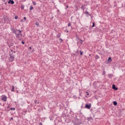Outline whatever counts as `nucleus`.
I'll return each instance as SVG.
<instances>
[{
  "label": "nucleus",
  "instance_id": "1",
  "mask_svg": "<svg viewBox=\"0 0 125 125\" xmlns=\"http://www.w3.org/2000/svg\"><path fill=\"white\" fill-rule=\"evenodd\" d=\"M11 52H10V58L9 61L10 62H13L14 61V59H15V53L16 52L14 51L13 50H11Z\"/></svg>",
  "mask_w": 125,
  "mask_h": 125
},
{
  "label": "nucleus",
  "instance_id": "2",
  "mask_svg": "<svg viewBox=\"0 0 125 125\" xmlns=\"http://www.w3.org/2000/svg\"><path fill=\"white\" fill-rule=\"evenodd\" d=\"M1 100L2 101H3L4 102H6L7 100V97L4 95H2L1 96Z\"/></svg>",
  "mask_w": 125,
  "mask_h": 125
},
{
  "label": "nucleus",
  "instance_id": "3",
  "mask_svg": "<svg viewBox=\"0 0 125 125\" xmlns=\"http://www.w3.org/2000/svg\"><path fill=\"white\" fill-rule=\"evenodd\" d=\"M85 107L86 108V109H90V108H91V104H86Z\"/></svg>",
  "mask_w": 125,
  "mask_h": 125
},
{
  "label": "nucleus",
  "instance_id": "4",
  "mask_svg": "<svg viewBox=\"0 0 125 125\" xmlns=\"http://www.w3.org/2000/svg\"><path fill=\"white\" fill-rule=\"evenodd\" d=\"M14 34H15V35L17 36V35H19L20 33H19L18 30H15V31H14Z\"/></svg>",
  "mask_w": 125,
  "mask_h": 125
},
{
  "label": "nucleus",
  "instance_id": "5",
  "mask_svg": "<svg viewBox=\"0 0 125 125\" xmlns=\"http://www.w3.org/2000/svg\"><path fill=\"white\" fill-rule=\"evenodd\" d=\"M16 38H18L19 39H20L21 37H22V33H20L19 34H18L16 35Z\"/></svg>",
  "mask_w": 125,
  "mask_h": 125
},
{
  "label": "nucleus",
  "instance_id": "6",
  "mask_svg": "<svg viewBox=\"0 0 125 125\" xmlns=\"http://www.w3.org/2000/svg\"><path fill=\"white\" fill-rule=\"evenodd\" d=\"M8 3H11V4H14V1H13V0H9Z\"/></svg>",
  "mask_w": 125,
  "mask_h": 125
},
{
  "label": "nucleus",
  "instance_id": "7",
  "mask_svg": "<svg viewBox=\"0 0 125 125\" xmlns=\"http://www.w3.org/2000/svg\"><path fill=\"white\" fill-rule=\"evenodd\" d=\"M112 88L115 90H118V88L116 87V86L115 85V84L112 85Z\"/></svg>",
  "mask_w": 125,
  "mask_h": 125
},
{
  "label": "nucleus",
  "instance_id": "8",
  "mask_svg": "<svg viewBox=\"0 0 125 125\" xmlns=\"http://www.w3.org/2000/svg\"><path fill=\"white\" fill-rule=\"evenodd\" d=\"M85 14L86 15V16L87 17H88V16H90V14H89V13L88 11H85Z\"/></svg>",
  "mask_w": 125,
  "mask_h": 125
},
{
  "label": "nucleus",
  "instance_id": "9",
  "mask_svg": "<svg viewBox=\"0 0 125 125\" xmlns=\"http://www.w3.org/2000/svg\"><path fill=\"white\" fill-rule=\"evenodd\" d=\"M85 5H82L81 6V9H83V11H84V8H85Z\"/></svg>",
  "mask_w": 125,
  "mask_h": 125
},
{
  "label": "nucleus",
  "instance_id": "10",
  "mask_svg": "<svg viewBox=\"0 0 125 125\" xmlns=\"http://www.w3.org/2000/svg\"><path fill=\"white\" fill-rule=\"evenodd\" d=\"M61 37V33H59L57 35V38L59 39Z\"/></svg>",
  "mask_w": 125,
  "mask_h": 125
},
{
  "label": "nucleus",
  "instance_id": "11",
  "mask_svg": "<svg viewBox=\"0 0 125 125\" xmlns=\"http://www.w3.org/2000/svg\"><path fill=\"white\" fill-rule=\"evenodd\" d=\"M113 77V74H108V78L109 79H112V77Z\"/></svg>",
  "mask_w": 125,
  "mask_h": 125
},
{
  "label": "nucleus",
  "instance_id": "12",
  "mask_svg": "<svg viewBox=\"0 0 125 125\" xmlns=\"http://www.w3.org/2000/svg\"><path fill=\"white\" fill-rule=\"evenodd\" d=\"M113 105H114V106H117V105H118V103L116 101H114Z\"/></svg>",
  "mask_w": 125,
  "mask_h": 125
},
{
  "label": "nucleus",
  "instance_id": "13",
  "mask_svg": "<svg viewBox=\"0 0 125 125\" xmlns=\"http://www.w3.org/2000/svg\"><path fill=\"white\" fill-rule=\"evenodd\" d=\"M108 62H112V58L109 57L108 59Z\"/></svg>",
  "mask_w": 125,
  "mask_h": 125
},
{
  "label": "nucleus",
  "instance_id": "14",
  "mask_svg": "<svg viewBox=\"0 0 125 125\" xmlns=\"http://www.w3.org/2000/svg\"><path fill=\"white\" fill-rule=\"evenodd\" d=\"M10 29H11V31H12V33H14V32H15V31H16V30H15L13 28H11Z\"/></svg>",
  "mask_w": 125,
  "mask_h": 125
},
{
  "label": "nucleus",
  "instance_id": "15",
  "mask_svg": "<svg viewBox=\"0 0 125 125\" xmlns=\"http://www.w3.org/2000/svg\"><path fill=\"white\" fill-rule=\"evenodd\" d=\"M13 43H11V44H8V45L9 47H11V46H13Z\"/></svg>",
  "mask_w": 125,
  "mask_h": 125
},
{
  "label": "nucleus",
  "instance_id": "16",
  "mask_svg": "<svg viewBox=\"0 0 125 125\" xmlns=\"http://www.w3.org/2000/svg\"><path fill=\"white\" fill-rule=\"evenodd\" d=\"M29 9L31 11L33 10V9H34V7H33V6H30Z\"/></svg>",
  "mask_w": 125,
  "mask_h": 125
},
{
  "label": "nucleus",
  "instance_id": "17",
  "mask_svg": "<svg viewBox=\"0 0 125 125\" xmlns=\"http://www.w3.org/2000/svg\"><path fill=\"white\" fill-rule=\"evenodd\" d=\"M10 110H11V111H15V110H16V108H15V107H11L10 108Z\"/></svg>",
  "mask_w": 125,
  "mask_h": 125
},
{
  "label": "nucleus",
  "instance_id": "18",
  "mask_svg": "<svg viewBox=\"0 0 125 125\" xmlns=\"http://www.w3.org/2000/svg\"><path fill=\"white\" fill-rule=\"evenodd\" d=\"M95 59H99V56L96 55L95 57Z\"/></svg>",
  "mask_w": 125,
  "mask_h": 125
},
{
  "label": "nucleus",
  "instance_id": "19",
  "mask_svg": "<svg viewBox=\"0 0 125 125\" xmlns=\"http://www.w3.org/2000/svg\"><path fill=\"white\" fill-rule=\"evenodd\" d=\"M80 55H83V52L82 51H80Z\"/></svg>",
  "mask_w": 125,
  "mask_h": 125
},
{
  "label": "nucleus",
  "instance_id": "20",
  "mask_svg": "<svg viewBox=\"0 0 125 125\" xmlns=\"http://www.w3.org/2000/svg\"><path fill=\"white\" fill-rule=\"evenodd\" d=\"M35 25L36 26H39V25H40V23H39V22L37 21L36 23H35Z\"/></svg>",
  "mask_w": 125,
  "mask_h": 125
},
{
  "label": "nucleus",
  "instance_id": "21",
  "mask_svg": "<svg viewBox=\"0 0 125 125\" xmlns=\"http://www.w3.org/2000/svg\"><path fill=\"white\" fill-rule=\"evenodd\" d=\"M11 91H14V86H12Z\"/></svg>",
  "mask_w": 125,
  "mask_h": 125
},
{
  "label": "nucleus",
  "instance_id": "22",
  "mask_svg": "<svg viewBox=\"0 0 125 125\" xmlns=\"http://www.w3.org/2000/svg\"><path fill=\"white\" fill-rule=\"evenodd\" d=\"M33 4L34 5H36L37 4V3L35 1H33Z\"/></svg>",
  "mask_w": 125,
  "mask_h": 125
},
{
  "label": "nucleus",
  "instance_id": "23",
  "mask_svg": "<svg viewBox=\"0 0 125 125\" xmlns=\"http://www.w3.org/2000/svg\"><path fill=\"white\" fill-rule=\"evenodd\" d=\"M60 42H63V40H62L61 38H60Z\"/></svg>",
  "mask_w": 125,
  "mask_h": 125
},
{
  "label": "nucleus",
  "instance_id": "24",
  "mask_svg": "<svg viewBox=\"0 0 125 125\" xmlns=\"http://www.w3.org/2000/svg\"><path fill=\"white\" fill-rule=\"evenodd\" d=\"M79 40H80L81 44H83V40H82L81 39H79Z\"/></svg>",
  "mask_w": 125,
  "mask_h": 125
},
{
  "label": "nucleus",
  "instance_id": "25",
  "mask_svg": "<svg viewBox=\"0 0 125 125\" xmlns=\"http://www.w3.org/2000/svg\"><path fill=\"white\" fill-rule=\"evenodd\" d=\"M18 31L19 32L20 34H22V31L21 30H18Z\"/></svg>",
  "mask_w": 125,
  "mask_h": 125
},
{
  "label": "nucleus",
  "instance_id": "26",
  "mask_svg": "<svg viewBox=\"0 0 125 125\" xmlns=\"http://www.w3.org/2000/svg\"><path fill=\"white\" fill-rule=\"evenodd\" d=\"M92 24H93V25H92V27H94L95 26V24L94 23V22H93Z\"/></svg>",
  "mask_w": 125,
  "mask_h": 125
},
{
  "label": "nucleus",
  "instance_id": "27",
  "mask_svg": "<svg viewBox=\"0 0 125 125\" xmlns=\"http://www.w3.org/2000/svg\"><path fill=\"white\" fill-rule=\"evenodd\" d=\"M15 19H18V16H16L15 17Z\"/></svg>",
  "mask_w": 125,
  "mask_h": 125
},
{
  "label": "nucleus",
  "instance_id": "28",
  "mask_svg": "<svg viewBox=\"0 0 125 125\" xmlns=\"http://www.w3.org/2000/svg\"><path fill=\"white\" fill-rule=\"evenodd\" d=\"M70 26H71V23H68V27H70Z\"/></svg>",
  "mask_w": 125,
  "mask_h": 125
},
{
  "label": "nucleus",
  "instance_id": "29",
  "mask_svg": "<svg viewBox=\"0 0 125 125\" xmlns=\"http://www.w3.org/2000/svg\"><path fill=\"white\" fill-rule=\"evenodd\" d=\"M105 71H104L103 72V75H105Z\"/></svg>",
  "mask_w": 125,
  "mask_h": 125
},
{
  "label": "nucleus",
  "instance_id": "30",
  "mask_svg": "<svg viewBox=\"0 0 125 125\" xmlns=\"http://www.w3.org/2000/svg\"><path fill=\"white\" fill-rule=\"evenodd\" d=\"M21 9H24V6L22 5L21 7Z\"/></svg>",
  "mask_w": 125,
  "mask_h": 125
},
{
  "label": "nucleus",
  "instance_id": "31",
  "mask_svg": "<svg viewBox=\"0 0 125 125\" xmlns=\"http://www.w3.org/2000/svg\"><path fill=\"white\" fill-rule=\"evenodd\" d=\"M27 19V18H26V17H24V18H23V20H26Z\"/></svg>",
  "mask_w": 125,
  "mask_h": 125
},
{
  "label": "nucleus",
  "instance_id": "32",
  "mask_svg": "<svg viewBox=\"0 0 125 125\" xmlns=\"http://www.w3.org/2000/svg\"><path fill=\"white\" fill-rule=\"evenodd\" d=\"M21 43H22V44H25V42L22 41Z\"/></svg>",
  "mask_w": 125,
  "mask_h": 125
},
{
  "label": "nucleus",
  "instance_id": "33",
  "mask_svg": "<svg viewBox=\"0 0 125 125\" xmlns=\"http://www.w3.org/2000/svg\"><path fill=\"white\" fill-rule=\"evenodd\" d=\"M39 125H42V123H39Z\"/></svg>",
  "mask_w": 125,
  "mask_h": 125
},
{
  "label": "nucleus",
  "instance_id": "34",
  "mask_svg": "<svg viewBox=\"0 0 125 125\" xmlns=\"http://www.w3.org/2000/svg\"><path fill=\"white\" fill-rule=\"evenodd\" d=\"M37 102H38V101H35V103H36V104H37Z\"/></svg>",
  "mask_w": 125,
  "mask_h": 125
},
{
  "label": "nucleus",
  "instance_id": "35",
  "mask_svg": "<svg viewBox=\"0 0 125 125\" xmlns=\"http://www.w3.org/2000/svg\"><path fill=\"white\" fill-rule=\"evenodd\" d=\"M29 49H32V47H30Z\"/></svg>",
  "mask_w": 125,
  "mask_h": 125
},
{
  "label": "nucleus",
  "instance_id": "36",
  "mask_svg": "<svg viewBox=\"0 0 125 125\" xmlns=\"http://www.w3.org/2000/svg\"><path fill=\"white\" fill-rule=\"evenodd\" d=\"M87 95H89V94L87 92Z\"/></svg>",
  "mask_w": 125,
  "mask_h": 125
},
{
  "label": "nucleus",
  "instance_id": "37",
  "mask_svg": "<svg viewBox=\"0 0 125 125\" xmlns=\"http://www.w3.org/2000/svg\"><path fill=\"white\" fill-rule=\"evenodd\" d=\"M9 111H10V110L9 109L7 110V112H9Z\"/></svg>",
  "mask_w": 125,
  "mask_h": 125
},
{
  "label": "nucleus",
  "instance_id": "38",
  "mask_svg": "<svg viewBox=\"0 0 125 125\" xmlns=\"http://www.w3.org/2000/svg\"><path fill=\"white\" fill-rule=\"evenodd\" d=\"M66 7H67V8H68V7H69V6H67Z\"/></svg>",
  "mask_w": 125,
  "mask_h": 125
},
{
  "label": "nucleus",
  "instance_id": "39",
  "mask_svg": "<svg viewBox=\"0 0 125 125\" xmlns=\"http://www.w3.org/2000/svg\"><path fill=\"white\" fill-rule=\"evenodd\" d=\"M7 108H9V106H8L7 107Z\"/></svg>",
  "mask_w": 125,
  "mask_h": 125
},
{
  "label": "nucleus",
  "instance_id": "40",
  "mask_svg": "<svg viewBox=\"0 0 125 125\" xmlns=\"http://www.w3.org/2000/svg\"><path fill=\"white\" fill-rule=\"evenodd\" d=\"M13 119V118H11V120H12Z\"/></svg>",
  "mask_w": 125,
  "mask_h": 125
},
{
  "label": "nucleus",
  "instance_id": "41",
  "mask_svg": "<svg viewBox=\"0 0 125 125\" xmlns=\"http://www.w3.org/2000/svg\"><path fill=\"white\" fill-rule=\"evenodd\" d=\"M66 33H68V31H66Z\"/></svg>",
  "mask_w": 125,
  "mask_h": 125
}]
</instances>
